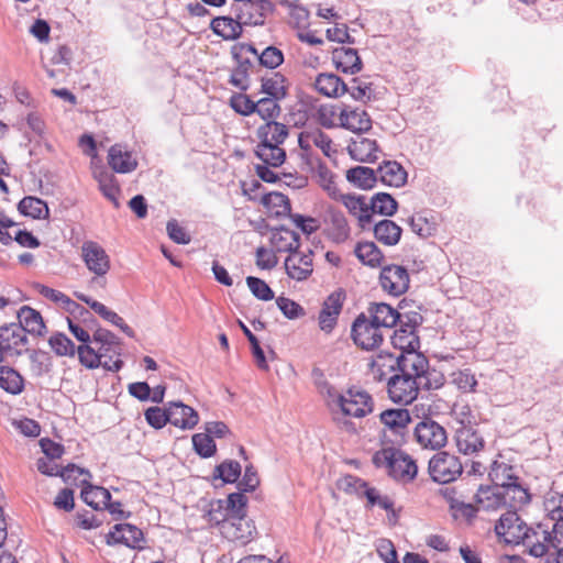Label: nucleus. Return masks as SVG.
I'll use <instances>...</instances> for the list:
<instances>
[{"instance_id": "50", "label": "nucleus", "mask_w": 563, "mask_h": 563, "mask_svg": "<svg viewBox=\"0 0 563 563\" xmlns=\"http://www.w3.org/2000/svg\"><path fill=\"white\" fill-rule=\"evenodd\" d=\"M238 66L232 70L229 82L245 91L249 89V71L253 64L249 59H242L236 55Z\"/></svg>"}, {"instance_id": "34", "label": "nucleus", "mask_w": 563, "mask_h": 563, "mask_svg": "<svg viewBox=\"0 0 563 563\" xmlns=\"http://www.w3.org/2000/svg\"><path fill=\"white\" fill-rule=\"evenodd\" d=\"M475 501L482 510L490 511L506 507L503 501L500 487L481 486L475 495Z\"/></svg>"}, {"instance_id": "51", "label": "nucleus", "mask_w": 563, "mask_h": 563, "mask_svg": "<svg viewBox=\"0 0 563 563\" xmlns=\"http://www.w3.org/2000/svg\"><path fill=\"white\" fill-rule=\"evenodd\" d=\"M278 101V99L269 97L261 98L255 103V113H257L266 122L275 121L282 111Z\"/></svg>"}, {"instance_id": "42", "label": "nucleus", "mask_w": 563, "mask_h": 563, "mask_svg": "<svg viewBox=\"0 0 563 563\" xmlns=\"http://www.w3.org/2000/svg\"><path fill=\"white\" fill-rule=\"evenodd\" d=\"M356 257L365 265L378 267L384 255L374 242H360L354 249Z\"/></svg>"}, {"instance_id": "14", "label": "nucleus", "mask_w": 563, "mask_h": 563, "mask_svg": "<svg viewBox=\"0 0 563 563\" xmlns=\"http://www.w3.org/2000/svg\"><path fill=\"white\" fill-rule=\"evenodd\" d=\"M409 274L404 266L387 265L382 268L379 275V284L384 291L393 295L400 296L409 288Z\"/></svg>"}, {"instance_id": "36", "label": "nucleus", "mask_w": 563, "mask_h": 563, "mask_svg": "<svg viewBox=\"0 0 563 563\" xmlns=\"http://www.w3.org/2000/svg\"><path fill=\"white\" fill-rule=\"evenodd\" d=\"M93 177L103 196L113 203L114 208H119L120 187L114 175L101 168L93 172Z\"/></svg>"}, {"instance_id": "47", "label": "nucleus", "mask_w": 563, "mask_h": 563, "mask_svg": "<svg viewBox=\"0 0 563 563\" xmlns=\"http://www.w3.org/2000/svg\"><path fill=\"white\" fill-rule=\"evenodd\" d=\"M0 387L10 394H20L23 390V378L15 369L0 366Z\"/></svg>"}, {"instance_id": "3", "label": "nucleus", "mask_w": 563, "mask_h": 563, "mask_svg": "<svg viewBox=\"0 0 563 563\" xmlns=\"http://www.w3.org/2000/svg\"><path fill=\"white\" fill-rule=\"evenodd\" d=\"M287 125L277 121H268L257 129L260 143L256 146V156L271 167H279L286 159V152L280 146L288 137Z\"/></svg>"}, {"instance_id": "9", "label": "nucleus", "mask_w": 563, "mask_h": 563, "mask_svg": "<svg viewBox=\"0 0 563 563\" xmlns=\"http://www.w3.org/2000/svg\"><path fill=\"white\" fill-rule=\"evenodd\" d=\"M413 434L423 449L438 450L448 442V433L444 427L431 418L420 420L415 427Z\"/></svg>"}, {"instance_id": "58", "label": "nucleus", "mask_w": 563, "mask_h": 563, "mask_svg": "<svg viewBox=\"0 0 563 563\" xmlns=\"http://www.w3.org/2000/svg\"><path fill=\"white\" fill-rule=\"evenodd\" d=\"M230 516L228 512V506L224 505L223 499H218L210 503V508L208 511L209 522L220 526L221 529L223 523L228 522Z\"/></svg>"}, {"instance_id": "45", "label": "nucleus", "mask_w": 563, "mask_h": 563, "mask_svg": "<svg viewBox=\"0 0 563 563\" xmlns=\"http://www.w3.org/2000/svg\"><path fill=\"white\" fill-rule=\"evenodd\" d=\"M398 202L387 192H377L371 199V210L385 217H391L397 212Z\"/></svg>"}, {"instance_id": "13", "label": "nucleus", "mask_w": 563, "mask_h": 563, "mask_svg": "<svg viewBox=\"0 0 563 563\" xmlns=\"http://www.w3.org/2000/svg\"><path fill=\"white\" fill-rule=\"evenodd\" d=\"M271 0H249L242 5H233L232 9L244 25H263L267 15L274 11Z\"/></svg>"}, {"instance_id": "49", "label": "nucleus", "mask_w": 563, "mask_h": 563, "mask_svg": "<svg viewBox=\"0 0 563 563\" xmlns=\"http://www.w3.org/2000/svg\"><path fill=\"white\" fill-rule=\"evenodd\" d=\"M316 176L317 183L329 197L338 200L341 194L334 180V174L324 164H320L317 168Z\"/></svg>"}, {"instance_id": "11", "label": "nucleus", "mask_w": 563, "mask_h": 563, "mask_svg": "<svg viewBox=\"0 0 563 563\" xmlns=\"http://www.w3.org/2000/svg\"><path fill=\"white\" fill-rule=\"evenodd\" d=\"M27 338L16 323L0 327V362L8 356L21 355L27 350Z\"/></svg>"}, {"instance_id": "53", "label": "nucleus", "mask_w": 563, "mask_h": 563, "mask_svg": "<svg viewBox=\"0 0 563 563\" xmlns=\"http://www.w3.org/2000/svg\"><path fill=\"white\" fill-rule=\"evenodd\" d=\"M48 344L58 356H74L77 352L73 341L64 333L52 335Z\"/></svg>"}, {"instance_id": "39", "label": "nucleus", "mask_w": 563, "mask_h": 563, "mask_svg": "<svg viewBox=\"0 0 563 563\" xmlns=\"http://www.w3.org/2000/svg\"><path fill=\"white\" fill-rule=\"evenodd\" d=\"M346 179L355 187L367 190L375 186L378 176L377 170L371 167L356 166L346 172Z\"/></svg>"}, {"instance_id": "26", "label": "nucleus", "mask_w": 563, "mask_h": 563, "mask_svg": "<svg viewBox=\"0 0 563 563\" xmlns=\"http://www.w3.org/2000/svg\"><path fill=\"white\" fill-rule=\"evenodd\" d=\"M317 91L325 97L338 98L346 93L347 85L335 74L322 73L314 80Z\"/></svg>"}, {"instance_id": "60", "label": "nucleus", "mask_w": 563, "mask_h": 563, "mask_svg": "<svg viewBox=\"0 0 563 563\" xmlns=\"http://www.w3.org/2000/svg\"><path fill=\"white\" fill-rule=\"evenodd\" d=\"M224 505L228 506V512L230 518L233 516L243 517L246 516V503L247 498L241 493H232L223 500Z\"/></svg>"}, {"instance_id": "61", "label": "nucleus", "mask_w": 563, "mask_h": 563, "mask_svg": "<svg viewBox=\"0 0 563 563\" xmlns=\"http://www.w3.org/2000/svg\"><path fill=\"white\" fill-rule=\"evenodd\" d=\"M246 284L251 292L260 300H271L274 298V292L271 287L261 278L249 276Z\"/></svg>"}, {"instance_id": "31", "label": "nucleus", "mask_w": 563, "mask_h": 563, "mask_svg": "<svg viewBox=\"0 0 563 563\" xmlns=\"http://www.w3.org/2000/svg\"><path fill=\"white\" fill-rule=\"evenodd\" d=\"M371 320L380 329L395 327L400 318L399 312L385 302L372 303L368 308Z\"/></svg>"}, {"instance_id": "55", "label": "nucleus", "mask_w": 563, "mask_h": 563, "mask_svg": "<svg viewBox=\"0 0 563 563\" xmlns=\"http://www.w3.org/2000/svg\"><path fill=\"white\" fill-rule=\"evenodd\" d=\"M192 445L195 451L201 457H210L216 453L217 446L213 439L206 433H197L192 435Z\"/></svg>"}, {"instance_id": "24", "label": "nucleus", "mask_w": 563, "mask_h": 563, "mask_svg": "<svg viewBox=\"0 0 563 563\" xmlns=\"http://www.w3.org/2000/svg\"><path fill=\"white\" fill-rule=\"evenodd\" d=\"M167 410L168 422L180 429H192L199 421L197 411L180 401L170 402Z\"/></svg>"}, {"instance_id": "5", "label": "nucleus", "mask_w": 563, "mask_h": 563, "mask_svg": "<svg viewBox=\"0 0 563 563\" xmlns=\"http://www.w3.org/2000/svg\"><path fill=\"white\" fill-rule=\"evenodd\" d=\"M80 251L87 269L93 274L89 282L90 287L99 286L104 288L107 284L106 275L111 267L110 256L99 243L91 240L85 241Z\"/></svg>"}, {"instance_id": "33", "label": "nucleus", "mask_w": 563, "mask_h": 563, "mask_svg": "<svg viewBox=\"0 0 563 563\" xmlns=\"http://www.w3.org/2000/svg\"><path fill=\"white\" fill-rule=\"evenodd\" d=\"M244 23L231 16H217L211 21V30L224 40H236L242 34V25Z\"/></svg>"}, {"instance_id": "32", "label": "nucleus", "mask_w": 563, "mask_h": 563, "mask_svg": "<svg viewBox=\"0 0 563 563\" xmlns=\"http://www.w3.org/2000/svg\"><path fill=\"white\" fill-rule=\"evenodd\" d=\"M350 155L360 162L374 163L378 158V145L375 140L358 137L349 145Z\"/></svg>"}, {"instance_id": "7", "label": "nucleus", "mask_w": 563, "mask_h": 563, "mask_svg": "<svg viewBox=\"0 0 563 563\" xmlns=\"http://www.w3.org/2000/svg\"><path fill=\"white\" fill-rule=\"evenodd\" d=\"M334 402L344 416L354 418H363L374 410L372 396L363 389L350 388L344 395H338Z\"/></svg>"}, {"instance_id": "41", "label": "nucleus", "mask_w": 563, "mask_h": 563, "mask_svg": "<svg viewBox=\"0 0 563 563\" xmlns=\"http://www.w3.org/2000/svg\"><path fill=\"white\" fill-rule=\"evenodd\" d=\"M503 501H506V507L509 510L517 511L519 507L526 505L530 500V495L527 489L523 488L519 482L510 485H506L505 488L500 487Z\"/></svg>"}, {"instance_id": "59", "label": "nucleus", "mask_w": 563, "mask_h": 563, "mask_svg": "<svg viewBox=\"0 0 563 563\" xmlns=\"http://www.w3.org/2000/svg\"><path fill=\"white\" fill-rule=\"evenodd\" d=\"M258 62L261 66L275 69L284 63L283 52L275 46H267L260 55Z\"/></svg>"}, {"instance_id": "56", "label": "nucleus", "mask_w": 563, "mask_h": 563, "mask_svg": "<svg viewBox=\"0 0 563 563\" xmlns=\"http://www.w3.org/2000/svg\"><path fill=\"white\" fill-rule=\"evenodd\" d=\"M452 383L462 391L471 393L475 391L477 380L471 369L465 368L452 373Z\"/></svg>"}, {"instance_id": "25", "label": "nucleus", "mask_w": 563, "mask_h": 563, "mask_svg": "<svg viewBox=\"0 0 563 563\" xmlns=\"http://www.w3.org/2000/svg\"><path fill=\"white\" fill-rule=\"evenodd\" d=\"M338 200H341L349 212L357 218L362 229L372 223L371 203H367L364 196L340 195Z\"/></svg>"}, {"instance_id": "8", "label": "nucleus", "mask_w": 563, "mask_h": 563, "mask_svg": "<svg viewBox=\"0 0 563 563\" xmlns=\"http://www.w3.org/2000/svg\"><path fill=\"white\" fill-rule=\"evenodd\" d=\"M463 472L460 459L448 452L437 453L429 462L431 478L441 484L455 481Z\"/></svg>"}, {"instance_id": "17", "label": "nucleus", "mask_w": 563, "mask_h": 563, "mask_svg": "<svg viewBox=\"0 0 563 563\" xmlns=\"http://www.w3.org/2000/svg\"><path fill=\"white\" fill-rule=\"evenodd\" d=\"M255 531L254 522L246 516H233L221 528L224 538L230 541H239L242 544L250 542Z\"/></svg>"}, {"instance_id": "64", "label": "nucleus", "mask_w": 563, "mask_h": 563, "mask_svg": "<svg viewBox=\"0 0 563 563\" xmlns=\"http://www.w3.org/2000/svg\"><path fill=\"white\" fill-rule=\"evenodd\" d=\"M376 551L385 563H399L396 548L389 539H379Z\"/></svg>"}, {"instance_id": "20", "label": "nucleus", "mask_w": 563, "mask_h": 563, "mask_svg": "<svg viewBox=\"0 0 563 563\" xmlns=\"http://www.w3.org/2000/svg\"><path fill=\"white\" fill-rule=\"evenodd\" d=\"M344 295L340 291L332 292L324 300L319 313V327L325 333H330L336 325L339 314L343 306Z\"/></svg>"}, {"instance_id": "35", "label": "nucleus", "mask_w": 563, "mask_h": 563, "mask_svg": "<svg viewBox=\"0 0 563 563\" xmlns=\"http://www.w3.org/2000/svg\"><path fill=\"white\" fill-rule=\"evenodd\" d=\"M271 241L277 252H288L292 254L298 252L300 246V235L284 227L273 232Z\"/></svg>"}, {"instance_id": "63", "label": "nucleus", "mask_w": 563, "mask_h": 563, "mask_svg": "<svg viewBox=\"0 0 563 563\" xmlns=\"http://www.w3.org/2000/svg\"><path fill=\"white\" fill-rule=\"evenodd\" d=\"M276 303L283 314L288 319H297L305 314L303 308L289 298L278 297Z\"/></svg>"}, {"instance_id": "62", "label": "nucleus", "mask_w": 563, "mask_h": 563, "mask_svg": "<svg viewBox=\"0 0 563 563\" xmlns=\"http://www.w3.org/2000/svg\"><path fill=\"white\" fill-rule=\"evenodd\" d=\"M144 416L146 422L155 429H162L168 422V410L159 407L146 409Z\"/></svg>"}, {"instance_id": "28", "label": "nucleus", "mask_w": 563, "mask_h": 563, "mask_svg": "<svg viewBox=\"0 0 563 563\" xmlns=\"http://www.w3.org/2000/svg\"><path fill=\"white\" fill-rule=\"evenodd\" d=\"M18 319L19 323L16 324L21 325L24 334L30 333L41 336L46 331V327L41 313L29 306H23L20 308L18 311Z\"/></svg>"}, {"instance_id": "1", "label": "nucleus", "mask_w": 563, "mask_h": 563, "mask_svg": "<svg viewBox=\"0 0 563 563\" xmlns=\"http://www.w3.org/2000/svg\"><path fill=\"white\" fill-rule=\"evenodd\" d=\"M443 385V377L430 371L429 361L416 351H408L400 358L399 374L388 379V395L393 402H412L419 389H437Z\"/></svg>"}, {"instance_id": "21", "label": "nucleus", "mask_w": 563, "mask_h": 563, "mask_svg": "<svg viewBox=\"0 0 563 563\" xmlns=\"http://www.w3.org/2000/svg\"><path fill=\"white\" fill-rule=\"evenodd\" d=\"M346 483L358 496H364L367 499L369 507L378 506L385 510L391 509L393 500L388 496L380 495L376 488L369 486L364 479L349 476Z\"/></svg>"}, {"instance_id": "52", "label": "nucleus", "mask_w": 563, "mask_h": 563, "mask_svg": "<svg viewBox=\"0 0 563 563\" xmlns=\"http://www.w3.org/2000/svg\"><path fill=\"white\" fill-rule=\"evenodd\" d=\"M241 475V465L236 461H224L216 466L213 476L220 478L224 483H234Z\"/></svg>"}, {"instance_id": "27", "label": "nucleus", "mask_w": 563, "mask_h": 563, "mask_svg": "<svg viewBox=\"0 0 563 563\" xmlns=\"http://www.w3.org/2000/svg\"><path fill=\"white\" fill-rule=\"evenodd\" d=\"M108 164L114 172L120 174L131 173L137 167V162L132 156V153L124 150L120 144H114L110 147Z\"/></svg>"}, {"instance_id": "22", "label": "nucleus", "mask_w": 563, "mask_h": 563, "mask_svg": "<svg viewBox=\"0 0 563 563\" xmlns=\"http://www.w3.org/2000/svg\"><path fill=\"white\" fill-rule=\"evenodd\" d=\"M312 255V251L307 254L300 252L289 254L285 260L287 275L298 282L307 279L313 272Z\"/></svg>"}, {"instance_id": "12", "label": "nucleus", "mask_w": 563, "mask_h": 563, "mask_svg": "<svg viewBox=\"0 0 563 563\" xmlns=\"http://www.w3.org/2000/svg\"><path fill=\"white\" fill-rule=\"evenodd\" d=\"M379 420L384 426V437L389 432L395 439L394 443L400 444L407 433L408 426L411 422V416L408 409H386L379 415Z\"/></svg>"}, {"instance_id": "16", "label": "nucleus", "mask_w": 563, "mask_h": 563, "mask_svg": "<svg viewBox=\"0 0 563 563\" xmlns=\"http://www.w3.org/2000/svg\"><path fill=\"white\" fill-rule=\"evenodd\" d=\"M144 536L141 529L130 523H118L106 536V542L109 545L124 544L131 549H141Z\"/></svg>"}, {"instance_id": "23", "label": "nucleus", "mask_w": 563, "mask_h": 563, "mask_svg": "<svg viewBox=\"0 0 563 563\" xmlns=\"http://www.w3.org/2000/svg\"><path fill=\"white\" fill-rule=\"evenodd\" d=\"M327 235L335 243H343L350 236V227L343 212L329 209L324 219Z\"/></svg>"}, {"instance_id": "15", "label": "nucleus", "mask_w": 563, "mask_h": 563, "mask_svg": "<svg viewBox=\"0 0 563 563\" xmlns=\"http://www.w3.org/2000/svg\"><path fill=\"white\" fill-rule=\"evenodd\" d=\"M67 321L69 331L79 342L82 343L77 349L79 362L87 368H98L101 364L100 354H96L95 347L90 345V334L79 324L75 323L70 318H68Z\"/></svg>"}, {"instance_id": "38", "label": "nucleus", "mask_w": 563, "mask_h": 563, "mask_svg": "<svg viewBox=\"0 0 563 563\" xmlns=\"http://www.w3.org/2000/svg\"><path fill=\"white\" fill-rule=\"evenodd\" d=\"M373 232L378 242L387 246H394L399 242L402 230L394 221L384 219L375 223Z\"/></svg>"}, {"instance_id": "46", "label": "nucleus", "mask_w": 563, "mask_h": 563, "mask_svg": "<svg viewBox=\"0 0 563 563\" xmlns=\"http://www.w3.org/2000/svg\"><path fill=\"white\" fill-rule=\"evenodd\" d=\"M489 477L494 482L495 487L505 488L506 485L514 484L518 482V476L514 472V467L506 463H497L495 462L492 471L489 473Z\"/></svg>"}, {"instance_id": "37", "label": "nucleus", "mask_w": 563, "mask_h": 563, "mask_svg": "<svg viewBox=\"0 0 563 563\" xmlns=\"http://www.w3.org/2000/svg\"><path fill=\"white\" fill-rule=\"evenodd\" d=\"M36 467L38 472H41L44 475L48 476H62L65 481L69 479L73 475L79 474V475H87L90 477V473L79 466H76L74 464H68L66 467H64L62 471H59L58 465L53 462V460H49L47 457H41L36 462Z\"/></svg>"}, {"instance_id": "10", "label": "nucleus", "mask_w": 563, "mask_h": 563, "mask_svg": "<svg viewBox=\"0 0 563 563\" xmlns=\"http://www.w3.org/2000/svg\"><path fill=\"white\" fill-rule=\"evenodd\" d=\"M351 334L354 343L363 350H374L383 342L382 329L364 313L353 322Z\"/></svg>"}, {"instance_id": "4", "label": "nucleus", "mask_w": 563, "mask_h": 563, "mask_svg": "<svg viewBox=\"0 0 563 563\" xmlns=\"http://www.w3.org/2000/svg\"><path fill=\"white\" fill-rule=\"evenodd\" d=\"M372 462L377 468L385 470L389 477L401 484L413 482L418 474L416 461L404 451L393 446L375 452Z\"/></svg>"}, {"instance_id": "29", "label": "nucleus", "mask_w": 563, "mask_h": 563, "mask_svg": "<svg viewBox=\"0 0 563 563\" xmlns=\"http://www.w3.org/2000/svg\"><path fill=\"white\" fill-rule=\"evenodd\" d=\"M332 60L338 69L347 74H357L362 69V60L354 48L338 47L332 52Z\"/></svg>"}, {"instance_id": "19", "label": "nucleus", "mask_w": 563, "mask_h": 563, "mask_svg": "<svg viewBox=\"0 0 563 563\" xmlns=\"http://www.w3.org/2000/svg\"><path fill=\"white\" fill-rule=\"evenodd\" d=\"M455 443L460 453L472 455L482 451L485 446L483 437L470 424L461 421V427L455 431Z\"/></svg>"}, {"instance_id": "18", "label": "nucleus", "mask_w": 563, "mask_h": 563, "mask_svg": "<svg viewBox=\"0 0 563 563\" xmlns=\"http://www.w3.org/2000/svg\"><path fill=\"white\" fill-rule=\"evenodd\" d=\"M339 126L353 133H365L372 129V120L368 113L360 108L344 106L339 112Z\"/></svg>"}, {"instance_id": "6", "label": "nucleus", "mask_w": 563, "mask_h": 563, "mask_svg": "<svg viewBox=\"0 0 563 563\" xmlns=\"http://www.w3.org/2000/svg\"><path fill=\"white\" fill-rule=\"evenodd\" d=\"M548 509L550 511V519L555 521L552 525V530H549L547 523L538 525V531L544 532L547 538H540V543L545 548V554L550 549H554L556 553L560 548H563V495L558 496V500L553 497L548 501Z\"/></svg>"}, {"instance_id": "48", "label": "nucleus", "mask_w": 563, "mask_h": 563, "mask_svg": "<svg viewBox=\"0 0 563 563\" xmlns=\"http://www.w3.org/2000/svg\"><path fill=\"white\" fill-rule=\"evenodd\" d=\"M407 354V352H400L399 355H394L391 353H384L380 352L376 355L375 358H373L371 363V367L373 373L379 374V377L384 375V368H387L389 371H394L397 368L400 371V358Z\"/></svg>"}, {"instance_id": "43", "label": "nucleus", "mask_w": 563, "mask_h": 563, "mask_svg": "<svg viewBox=\"0 0 563 563\" xmlns=\"http://www.w3.org/2000/svg\"><path fill=\"white\" fill-rule=\"evenodd\" d=\"M20 213L33 219H45L49 214L48 207L45 201L40 198L27 196L18 205Z\"/></svg>"}, {"instance_id": "40", "label": "nucleus", "mask_w": 563, "mask_h": 563, "mask_svg": "<svg viewBox=\"0 0 563 563\" xmlns=\"http://www.w3.org/2000/svg\"><path fill=\"white\" fill-rule=\"evenodd\" d=\"M286 78L278 71L261 78V92L269 98L282 100L287 95Z\"/></svg>"}, {"instance_id": "54", "label": "nucleus", "mask_w": 563, "mask_h": 563, "mask_svg": "<svg viewBox=\"0 0 563 563\" xmlns=\"http://www.w3.org/2000/svg\"><path fill=\"white\" fill-rule=\"evenodd\" d=\"M336 117L339 118L336 108L332 104H321L313 113V119L325 129L339 126L335 122Z\"/></svg>"}, {"instance_id": "2", "label": "nucleus", "mask_w": 563, "mask_h": 563, "mask_svg": "<svg viewBox=\"0 0 563 563\" xmlns=\"http://www.w3.org/2000/svg\"><path fill=\"white\" fill-rule=\"evenodd\" d=\"M497 536L505 538L507 542L522 543L530 555L540 558L545 554V548L540 543V538H547L544 532L528 527L518 516L517 511L508 510L495 525Z\"/></svg>"}, {"instance_id": "44", "label": "nucleus", "mask_w": 563, "mask_h": 563, "mask_svg": "<svg viewBox=\"0 0 563 563\" xmlns=\"http://www.w3.org/2000/svg\"><path fill=\"white\" fill-rule=\"evenodd\" d=\"M81 498L93 509H101L111 500V494L103 487L87 484L81 490Z\"/></svg>"}, {"instance_id": "57", "label": "nucleus", "mask_w": 563, "mask_h": 563, "mask_svg": "<svg viewBox=\"0 0 563 563\" xmlns=\"http://www.w3.org/2000/svg\"><path fill=\"white\" fill-rule=\"evenodd\" d=\"M255 103L250 96L235 93L230 98L231 108L241 115L247 117L255 113Z\"/></svg>"}, {"instance_id": "30", "label": "nucleus", "mask_w": 563, "mask_h": 563, "mask_svg": "<svg viewBox=\"0 0 563 563\" xmlns=\"http://www.w3.org/2000/svg\"><path fill=\"white\" fill-rule=\"evenodd\" d=\"M377 176L387 186L401 187L407 181V172L396 161H387L377 168Z\"/></svg>"}]
</instances>
